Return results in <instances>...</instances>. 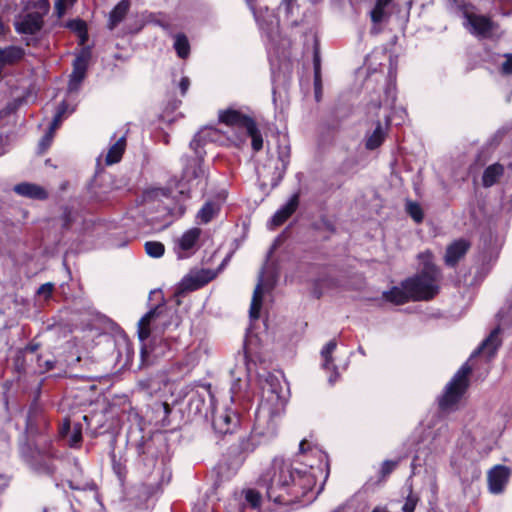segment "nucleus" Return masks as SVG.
<instances>
[{
    "instance_id": "obj_1",
    "label": "nucleus",
    "mask_w": 512,
    "mask_h": 512,
    "mask_svg": "<svg viewBox=\"0 0 512 512\" xmlns=\"http://www.w3.org/2000/svg\"><path fill=\"white\" fill-rule=\"evenodd\" d=\"M305 466V469H301L282 458H275L260 476L258 486L265 491L267 499L275 504L311 503L322 488L314 491V465L306 462Z\"/></svg>"
},
{
    "instance_id": "obj_2",
    "label": "nucleus",
    "mask_w": 512,
    "mask_h": 512,
    "mask_svg": "<svg viewBox=\"0 0 512 512\" xmlns=\"http://www.w3.org/2000/svg\"><path fill=\"white\" fill-rule=\"evenodd\" d=\"M286 399L283 387L277 377L269 375L262 384V398L255 413L252 433L240 439L232 453L245 457L259 444L256 436L271 438L276 435L279 421L284 412Z\"/></svg>"
},
{
    "instance_id": "obj_3",
    "label": "nucleus",
    "mask_w": 512,
    "mask_h": 512,
    "mask_svg": "<svg viewBox=\"0 0 512 512\" xmlns=\"http://www.w3.org/2000/svg\"><path fill=\"white\" fill-rule=\"evenodd\" d=\"M223 134L214 127L202 128L191 140L190 147L194 150L196 158L192 159L183 171V179L195 190L203 191L207 184V176L202 166L205 152L202 146L208 142L223 143Z\"/></svg>"
},
{
    "instance_id": "obj_4",
    "label": "nucleus",
    "mask_w": 512,
    "mask_h": 512,
    "mask_svg": "<svg viewBox=\"0 0 512 512\" xmlns=\"http://www.w3.org/2000/svg\"><path fill=\"white\" fill-rule=\"evenodd\" d=\"M219 121L226 126L236 129L243 130L244 133H234L232 136H226L227 132L220 131L224 138L223 143L226 141L230 142L235 146H240L246 141V137H251V144L254 151H260L263 147V138L259 131L256 122L250 116L244 114L240 110L234 108H228L219 112Z\"/></svg>"
},
{
    "instance_id": "obj_5",
    "label": "nucleus",
    "mask_w": 512,
    "mask_h": 512,
    "mask_svg": "<svg viewBox=\"0 0 512 512\" xmlns=\"http://www.w3.org/2000/svg\"><path fill=\"white\" fill-rule=\"evenodd\" d=\"M440 278L439 269L428 265L416 276L403 281V287L409 290L413 301H427L438 294Z\"/></svg>"
},
{
    "instance_id": "obj_6",
    "label": "nucleus",
    "mask_w": 512,
    "mask_h": 512,
    "mask_svg": "<svg viewBox=\"0 0 512 512\" xmlns=\"http://www.w3.org/2000/svg\"><path fill=\"white\" fill-rule=\"evenodd\" d=\"M25 10V13L16 18L15 29L19 34L34 35L43 28L44 17L50 10L49 0L30 1Z\"/></svg>"
},
{
    "instance_id": "obj_7",
    "label": "nucleus",
    "mask_w": 512,
    "mask_h": 512,
    "mask_svg": "<svg viewBox=\"0 0 512 512\" xmlns=\"http://www.w3.org/2000/svg\"><path fill=\"white\" fill-rule=\"evenodd\" d=\"M470 373L471 367L467 363L456 372L438 400L441 410L451 411L455 408L468 387Z\"/></svg>"
},
{
    "instance_id": "obj_8",
    "label": "nucleus",
    "mask_w": 512,
    "mask_h": 512,
    "mask_svg": "<svg viewBox=\"0 0 512 512\" xmlns=\"http://www.w3.org/2000/svg\"><path fill=\"white\" fill-rule=\"evenodd\" d=\"M290 159L288 145L278 146L277 158L269 157L265 163L257 167L259 178L268 180L271 185H276L284 176Z\"/></svg>"
},
{
    "instance_id": "obj_9",
    "label": "nucleus",
    "mask_w": 512,
    "mask_h": 512,
    "mask_svg": "<svg viewBox=\"0 0 512 512\" xmlns=\"http://www.w3.org/2000/svg\"><path fill=\"white\" fill-rule=\"evenodd\" d=\"M167 306L158 304L150 309L138 322V337L141 342L147 340L154 332H162L167 326Z\"/></svg>"
},
{
    "instance_id": "obj_10",
    "label": "nucleus",
    "mask_w": 512,
    "mask_h": 512,
    "mask_svg": "<svg viewBox=\"0 0 512 512\" xmlns=\"http://www.w3.org/2000/svg\"><path fill=\"white\" fill-rule=\"evenodd\" d=\"M464 26L475 36L487 38L495 28V24L490 18L474 13H465Z\"/></svg>"
},
{
    "instance_id": "obj_11",
    "label": "nucleus",
    "mask_w": 512,
    "mask_h": 512,
    "mask_svg": "<svg viewBox=\"0 0 512 512\" xmlns=\"http://www.w3.org/2000/svg\"><path fill=\"white\" fill-rule=\"evenodd\" d=\"M240 418L231 409L217 412L212 419L214 430L219 434L233 433L239 426Z\"/></svg>"
},
{
    "instance_id": "obj_12",
    "label": "nucleus",
    "mask_w": 512,
    "mask_h": 512,
    "mask_svg": "<svg viewBox=\"0 0 512 512\" xmlns=\"http://www.w3.org/2000/svg\"><path fill=\"white\" fill-rule=\"evenodd\" d=\"M90 59V52L83 50L73 62V71L70 75L68 83V91L76 92L80 88L82 81L85 78L88 62Z\"/></svg>"
},
{
    "instance_id": "obj_13",
    "label": "nucleus",
    "mask_w": 512,
    "mask_h": 512,
    "mask_svg": "<svg viewBox=\"0 0 512 512\" xmlns=\"http://www.w3.org/2000/svg\"><path fill=\"white\" fill-rule=\"evenodd\" d=\"M511 471L507 466L496 465L488 471V488L492 494L502 493L510 478Z\"/></svg>"
},
{
    "instance_id": "obj_14",
    "label": "nucleus",
    "mask_w": 512,
    "mask_h": 512,
    "mask_svg": "<svg viewBox=\"0 0 512 512\" xmlns=\"http://www.w3.org/2000/svg\"><path fill=\"white\" fill-rule=\"evenodd\" d=\"M200 235L201 229L196 227L191 228L182 234L177 241L180 257H187L197 250Z\"/></svg>"
},
{
    "instance_id": "obj_15",
    "label": "nucleus",
    "mask_w": 512,
    "mask_h": 512,
    "mask_svg": "<svg viewBox=\"0 0 512 512\" xmlns=\"http://www.w3.org/2000/svg\"><path fill=\"white\" fill-rule=\"evenodd\" d=\"M469 247V242L464 239H459L451 243L447 247L444 257L446 265L451 267L455 266L457 262L467 253Z\"/></svg>"
},
{
    "instance_id": "obj_16",
    "label": "nucleus",
    "mask_w": 512,
    "mask_h": 512,
    "mask_svg": "<svg viewBox=\"0 0 512 512\" xmlns=\"http://www.w3.org/2000/svg\"><path fill=\"white\" fill-rule=\"evenodd\" d=\"M215 276V272L203 269L186 277L182 282V286L187 290H196L213 280Z\"/></svg>"
},
{
    "instance_id": "obj_17",
    "label": "nucleus",
    "mask_w": 512,
    "mask_h": 512,
    "mask_svg": "<svg viewBox=\"0 0 512 512\" xmlns=\"http://www.w3.org/2000/svg\"><path fill=\"white\" fill-rule=\"evenodd\" d=\"M500 328H495L490 335L482 342L477 350L473 352L471 357H474L480 353H483L487 356L488 359L492 358L498 347L501 345V340L499 338Z\"/></svg>"
},
{
    "instance_id": "obj_18",
    "label": "nucleus",
    "mask_w": 512,
    "mask_h": 512,
    "mask_svg": "<svg viewBox=\"0 0 512 512\" xmlns=\"http://www.w3.org/2000/svg\"><path fill=\"white\" fill-rule=\"evenodd\" d=\"M393 1L394 0H375L374 7L369 13L370 19L374 25L388 21L391 16L390 7L393 5Z\"/></svg>"
},
{
    "instance_id": "obj_19",
    "label": "nucleus",
    "mask_w": 512,
    "mask_h": 512,
    "mask_svg": "<svg viewBox=\"0 0 512 512\" xmlns=\"http://www.w3.org/2000/svg\"><path fill=\"white\" fill-rule=\"evenodd\" d=\"M14 191L24 197L31 199L44 200L48 197L46 190L33 183H20L14 186Z\"/></svg>"
},
{
    "instance_id": "obj_20",
    "label": "nucleus",
    "mask_w": 512,
    "mask_h": 512,
    "mask_svg": "<svg viewBox=\"0 0 512 512\" xmlns=\"http://www.w3.org/2000/svg\"><path fill=\"white\" fill-rule=\"evenodd\" d=\"M298 203L299 196L298 194H294L285 205L276 211L271 220L272 224L274 226L283 224L295 212L298 207Z\"/></svg>"
},
{
    "instance_id": "obj_21",
    "label": "nucleus",
    "mask_w": 512,
    "mask_h": 512,
    "mask_svg": "<svg viewBox=\"0 0 512 512\" xmlns=\"http://www.w3.org/2000/svg\"><path fill=\"white\" fill-rule=\"evenodd\" d=\"M336 347H337L336 341L330 340L321 350V356L324 360L323 368L329 369L330 366H332V368H333V372L329 376V379H328L329 383L332 385L337 381V379L339 377L336 367L333 365V359H332V353L334 352Z\"/></svg>"
},
{
    "instance_id": "obj_22",
    "label": "nucleus",
    "mask_w": 512,
    "mask_h": 512,
    "mask_svg": "<svg viewBox=\"0 0 512 512\" xmlns=\"http://www.w3.org/2000/svg\"><path fill=\"white\" fill-rule=\"evenodd\" d=\"M264 271L262 270L259 275L258 283L254 289L251 306H250V318L252 320H257L259 318L261 306H262V285H263Z\"/></svg>"
},
{
    "instance_id": "obj_23",
    "label": "nucleus",
    "mask_w": 512,
    "mask_h": 512,
    "mask_svg": "<svg viewBox=\"0 0 512 512\" xmlns=\"http://www.w3.org/2000/svg\"><path fill=\"white\" fill-rule=\"evenodd\" d=\"M129 9L130 1L121 0L109 14L108 28L113 30L120 22H122Z\"/></svg>"
},
{
    "instance_id": "obj_24",
    "label": "nucleus",
    "mask_w": 512,
    "mask_h": 512,
    "mask_svg": "<svg viewBox=\"0 0 512 512\" xmlns=\"http://www.w3.org/2000/svg\"><path fill=\"white\" fill-rule=\"evenodd\" d=\"M383 297L396 305L404 304L412 300V295L407 288L403 287V282L400 287H393L391 290L384 292Z\"/></svg>"
},
{
    "instance_id": "obj_25",
    "label": "nucleus",
    "mask_w": 512,
    "mask_h": 512,
    "mask_svg": "<svg viewBox=\"0 0 512 512\" xmlns=\"http://www.w3.org/2000/svg\"><path fill=\"white\" fill-rule=\"evenodd\" d=\"M126 147V139L125 136H122L116 140V142L109 148L105 162L107 165H112L119 162L122 158V155L125 151Z\"/></svg>"
},
{
    "instance_id": "obj_26",
    "label": "nucleus",
    "mask_w": 512,
    "mask_h": 512,
    "mask_svg": "<svg viewBox=\"0 0 512 512\" xmlns=\"http://www.w3.org/2000/svg\"><path fill=\"white\" fill-rule=\"evenodd\" d=\"M503 172V166L498 163L488 166L483 173V186L491 187L492 185H494L497 182L498 178L503 174Z\"/></svg>"
},
{
    "instance_id": "obj_27",
    "label": "nucleus",
    "mask_w": 512,
    "mask_h": 512,
    "mask_svg": "<svg viewBox=\"0 0 512 512\" xmlns=\"http://www.w3.org/2000/svg\"><path fill=\"white\" fill-rule=\"evenodd\" d=\"M386 137V130L382 126L380 122H377V125L374 131L367 137L365 146L368 150H374L378 148L384 141Z\"/></svg>"
},
{
    "instance_id": "obj_28",
    "label": "nucleus",
    "mask_w": 512,
    "mask_h": 512,
    "mask_svg": "<svg viewBox=\"0 0 512 512\" xmlns=\"http://www.w3.org/2000/svg\"><path fill=\"white\" fill-rule=\"evenodd\" d=\"M219 212V205L216 202L208 201L197 213L199 222L206 224L210 222Z\"/></svg>"
},
{
    "instance_id": "obj_29",
    "label": "nucleus",
    "mask_w": 512,
    "mask_h": 512,
    "mask_svg": "<svg viewBox=\"0 0 512 512\" xmlns=\"http://www.w3.org/2000/svg\"><path fill=\"white\" fill-rule=\"evenodd\" d=\"M23 48L19 46H8L2 49V65L18 62L24 56Z\"/></svg>"
},
{
    "instance_id": "obj_30",
    "label": "nucleus",
    "mask_w": 512,
    "mask_h": 512,
    "mask_svg": "<svg viewBox=\"0 0 512 512\" xmlns=\"http://www.w3.org/2000/svg\"><path fill=\"white\" fill-rule=\"evenodd\" d=\"M74 111V108L69 109L68 104L66 101H62L56 110V113L53 117V120L51 122V130H56L61 125L63 119L68 115L71 114Z\"/></svg>"
},
{
    "instance_id": "obj_31",
    "label": "nucleus",
    "mask_w": 512,
    "mask_h": 512,
    "mask_svg": "<svg viewBox=\"0 0 512 512\" xmlns=\"http://www.w3.org/2000/svg\"><path fill=\"white\" fill-rule=\"evenodd\" d=\"M166 194L162 189H150L143 193L142 201L144 205H156L159 207L162 202V198L165 197Z\"/></svg>"
},
{
    "instance_id": "obj_32",
    "label": "nucleus",
    "mask_w": 512,
    "mask_h": 512,
    "mask_svg": "<svg viewBox=\"0 0 512 512\" xmlns=\"http://www.w3.org/2000/svg\"><path fill=\"white\" fill-rule=\"evenodd\" d=\"M174 48L180 58H187L190 52V45L187 37L184 34H177L175 36Z\"/></svg>"
},
{
    "instance_id": "obj_33",
    "label": "nucleus",
    "mask_w": 512,
    "mask_h": 512,
    "mask_svg": "<svg viewBox=\"0 0 512 512\" xmlns=\"http://www.w3.org/2000/svg\"><path fill=\"white\" fill-rule=\"evenodd\" d=\"M299 450L300 453L303 454L304 456L311 454L312 456L319 458L320 461L326 458V455L321 450H319L317 447L312 446V444L306 439L300 442Z\"/></svg>"
},
{
    "instance_id": "obj_34",
    "label": "nucleus",
    "mask_w": 512,
    "mask_h": 512,
    "mask_svg": "<svg viewBox=\"0 0 512 512\" xmlns=\"http://www.w3.org/2000/svg\"><path fill=\"white\" fill-rule=\"evenodd\" d=\"M408 495L406 496L405 503L402 507L403 512H414L419 502V497L413 492L412 484L407 485Z\"/></svg>"
},
{
    "instance_id": "obj_35",
    "label": "nucleus",
    "mask_w": 512,
    "mask_h": 512,
    "mask_svg": "<svg viewBox=\"0 0 512 512\" xmlns=\"http://www.w3.org/2000/svg\"><path fill=\"white\" fill-rule=\"evenodd\" d=\"M145 251L150 257L160 258L165 252V247L161 242L147 241L145 243Z\"/></svg>"
},
{
    "instance_id": "obj_36",
    "label": "nucleus",
    "mask_w": 512,
    "mask_h": 512,
    "mask_svg": "<svg viewBox=\"0 0 512 512\" xmlns=\"http://www.w3.org/2000/svg\"><path fill=\"white\" fill-rule=\"evenodd\" d=\"M245 501L252 509L260 507L262 496L261 493L255 489H247L244 491Z\"/></svg>"
},
{
    "instance_id": "obj_37",
    "label": "nucleus",
    "mask_w": 512,
    "mask_h": 512,
    "mask_svg": "<svg viewBox=\"0 0 512 512\" xmlns=\"http://www.w3.org/2000/svg\"><path fill=\"white\" fill-rule=\"evenodd\" d=\"M406 209L411 218L420 223L423 220V212L420 205L416 202H407Z\"/></svg>"
},
{
    "instance_id": "obj_38",
    "label": "nucleus",
    "mask_w": 512,
    "mask_h": 512,
    "mask_svg": "<svg viewBox=\"0 0 512 512\" xmlns=\"http://www.w3.org/2000/svg\"><path fill=\"white\" fill-rule=\"evenodd\" d=\"M35 469L39 474L47 476H52L56 471V467L51 460L38 463Z\"/></svg>"
},
{
    "instance_id": "obj_39",
    "label": "nucleus",
    "mask_w": 512,
    "mask_h": 512,
    "mask_svg": "<svg viewBox=\"0 0 512 512\" xmlns=\"http://www.w3.org/2000/svg\"><path fill=\"white\" fill-rule=\"evenodd\" d=\"M314 84H315V93L318 98V94L321 88V79H320V58L317 52L314 55Z\"/></svg>"
},
{
    "instance_id": "obj_40",
    "label": "nucleus",
    "mask_w": 512,
    "mask_h": 512,
    "mask_svg": "<svg viewBox=\"0 0 512 512\" xmlns=\"http://www.w3.org/2000/svg\"><path fill=\"white\" fill-rule=\"evenodd\" d=\"M396 101V87L395 84L389 83L385 89V98L383 103L389 107H392Z\"/></svg>"
},
{
    "instance_id": "obj_41",
    "label": "nucleus",
    "mask_w": 512,
    "mask_h": 512,
    "mask_svg": "<svg viewBox=\"0 0 512 512\" xmlns=\"http://www.w3.org/2000/svg\"><path fill=\"white\" fill-rule=\"evenodd\" d=\"M76 0H56L54 8L58 17H62L67 8L71 7Z\"/></svg>"
},
{
    "instance_id": "obj_42",
    "label": "nucleus",
    "mask_w": 512,
    "mask_h": 512,
    "mask_svg": "<svg viewBox=\"0 0 512 512\" xmlns=\"http://www.w3.org/2000/svg\"><path fill=\"white\" fill-rule=\"evenodd\" d=\"M69 27L78 32L79 35L81 36L82 40L84 41L87 37V29H86V24L84 21L82 20H73L69 23Z\"/></svg>"
},
{
    "instance_id": "obj_43",
    "label": "nucleus",
    "mask_w": 512,
    "mask_h": 512,
    "mask_svg": "<svg viewBox=\"0 0 512 512\" xmlns=\"http://www.w3.org/2000/svg\"><path fill=\"white\" fill-rule=\"evenodd\" d=\"M399 461L398 460H386L382 463L381 466V477L386 478L397 466Z\"/></svg>"
},
{
    "instance_id": "obj_44",
    "label": "nucleus",
    "mask_w": 512,
    "mask_h": 512,
    "mask_svg": "<svg viewBox=\"0 0 512 512\" xmlns=\"http://www.w3.org/2000/svg\"><path fill=\"white\" fill-rule=\"evenodd\" d=\"M53 290H54V284L51 282H48V283L42 284L38 288L37 294L40 297H43L45 300H47L51 297Z\"/></svg>"
},
{
    "instance_id": "obj_45",
    "label": "nucleus",
    "mask_w": 512,
    "mask_h": 512,
    "mask_svg": "<svg viewBox=\"0 0 512 512\" xmlns=\"http://www.w3.org/2000/svg\"><path fill=\"white\" fill-rule=\"evenodd\" d=\"M504 61L500 65L502 74H512V54H506Z\"/></svg>"
},
{
    "instance_id": "obj_46",
    "label": "nucleus",
    "mask_w": 512,
    "mask_h": 512,
    "mask_svg": "<svg viewBox=\"0 0 512 512\" xmlns=\"http://www.w3.org/2000/svg\"><path fill=\"white\" fill-rule=\"evenodd\" d=\"M240 391H241V379L237 378L236 380H234V382L232 383V386H231L232 401H236L239 399L238 394L240 393Z\"/></svg>"
},
{
    "instance_id": "obj_47",
    "label": "nucleus",
    "mask_w": 512,
    "mask_h": 512,
    "mask_svg": "<svg viewBox=\"0 0 512 512\" xmlns=\"http://www.w3.org/2000/svg\"><path fill=\"white\" fill-rule=\"evenodd\" d=\"M82 440V433L81 429H74V431L70 435L69 444L70 446H76L79 444Z\"/></svg>"
},
{
    "instance_id": "obj_48",
    "label": "nucleus",
    "mask_w": 512,
    "mask_h": 512,
    "mask_svg": "<svg viewBox=\"0 0 512 512\" xmlns=\"http://www.w3.org/2000/svg\"><path fill=\"white\" fill-rule=\"evenodd\" d=\"M419 259L421 263L423 264V268H426L428 265H434L432 263V253L430 251H425L423 253L419 254Z\"/></svg>"
},
{
    "instance_id": "obj_49",
    "label": "nucleus",
    "mask_w": 512,
    "mask_h": 512,
    "mask_svg": "<svg viewBox=\"0 0 512 512\" xmlns=\"http://www.w3.org/2000/svg\"><path fill=\"white\" fill-rule=\"evenodd\" d=\"M54 132H55V130H51V125H50L49 130L42 138L40 145L43 147H48L52 141Z\"/></svg>"
},
{
    "instance_id": "obj_50",
    "label": "nucleus",
    "mask_w": 512,
    "mask_h": 512,
    "mask_svg": "<svg viewBox=\"0 0 512 512\" xmlns=\"http://www.w3.org/2000/svg\"><path fill=\"white\" fill-rule=\"evenodd\" d=\"M189 86H190V80L188 77H182L180 83H179V87H180V90H181V94L182 95H185L186 92L188 91L189 89Z\"/></svg>"
},
{
    "instance_id": "obj_51",
    "label": "nucleus",
    "mask_w": 512,
    "mask_h": 512,
    "mask_svg": "<svg viewBox=\"0 0 512 512\" xmlns=\"http://www.w3.org/2000/svg\"><path fill=\"white\" fill-rule=\"evenodd\" d=\"M33 413L34 412L30 411L28 418H27V430L30 432H32V430H33Z\"/></svg>"
},
{
    "instance_id": "obj_52",
    "label": "nucleus",
    "mask_w": 512,
    "mask_h": 512,
    "mask_svg": "<svg viewBox=\"0 0 512 512\" xmlns=\"http://www.w3.org/2000/svg\"><path fill=\"white\" fill-rule=\"evenodd\" d=\"M70 430V424L68 421L64 422L62 427L60 428V433L65 435Z\"/></svg>"
},
{
    "instance_id": "obj_53",
    "label": "nucleus",
    "mask_w": 512,
    "mask_h": 512,
    "mask_svg": "<svg viewBox=\"0 0 512 512\" xmlns=\"http://www.w3.org/2000/svg\"><path fill=\"white\" fill-rule=\"evenodd\" d=\"M44 366H45L46 370H50L54 367V363L50 360H46L44 362Z\"/></svg>"
},
{
    "instance_id": "obj_54",
    "label": "nucleus",
    "mask_w": 512,
    "mask_h": 512,
    "mask_svg": "<svg viewBox=\"0 0 512 512\" xmlns=\"http://www.w3.org/2000/svg\"><path fill=\"white\" fill-rule=\"evenodd\" d=\"M67 483H68V486H69L71 489H73V490H77V489H79V487L75 486V485L73 484V482H72V481H68Z\"/></svg>"
},
{
    "instance_id": "obj_55",
    "label": "nucleus",
    "mask_w": 512,
    "mask_h": 512,
    "mask_svg": "<svg viewBox=\"0 0 512 512\" xmlns=\"http://www.w3.org/2000/svg\"><path fill=\"white\" fill-rule=\"evenodd\" d=\"M292 1L293 0H282V4L286 5V7L288 9Z\"/></svg>"
},
{
    "instance_id": "obj_56",
    "label": "nucleus",
    "mask_w": 512,
    "mask_h": 512,
    "mask_svg": "<svg viewBox=\"0 0 512 512\" xmlns=\"http://www.w3.org/2000/svg\"><path fill=\"white\" fill-rule=\"evenodd\" d=\"M358 352H359L361 355H363V356H365V355H366L365 350L363 349V347H362V346H359V347H358Z\"/></svg>"
},
{
    "instance_id": "obj_57",
    "label": "nucleus",
    "mask_w": 512,
    "mask_h": 512,
    "mask_svg": "<svg viewBox=\"0 0 512 512\" xmlns=\"http://www.w3.org/2000/svg\"><path fill=\"white\" fill-rule=\"evenodd\" d=\"M38 361H39V367H42V364L40 363L41 358H39Z\"/></svg>"
},
{
    "instance_id": "obj_58",
    "label": "nucleus",
    "mask_w": 512,
    "mask_h": 512,
    "mask_svg": "<svg viewBox=\"0 0 512 512\" xmlns=\"http://www.w3.org/2000/svg\"><path fill=\"white\" fill-rule=\"evenodd\" d=\"M42 512H49L47 508H44Z\"/></svg>"
}]
</instances>
